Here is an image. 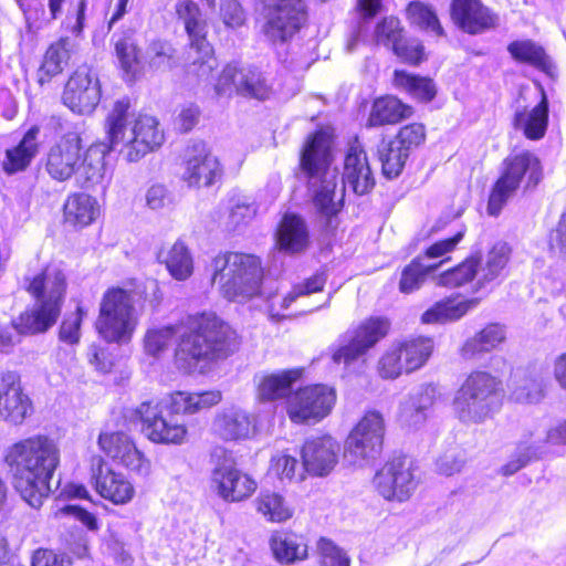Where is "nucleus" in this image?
<instances>
[{
	"mask_svg": "<svg viewBox=\"0 0 566 566\" xmlns=\"http://www.w3.org/2000/svg\"><path fill=\"white\" fill-rule=\"evenodd\" d=\"M331 149V136L319 130L308 137L300 158L301 177L306 180L315 207L325 216L339 211L346 186L361 196L375 185L366 153L356 142L346 154L342 186L338 189V170L332 166Z\"/></svg>",
	"mask_w": 566,
	"mask_h": 566,
	"instance_id": "f257e3e1",
	"label": "nucleus"
},
{
	"mask_svg": "<svg viewBox=\"0 0 566 566\" xmlns=\"http://www.w3.org/2000/svg\"><path fill=\"white\" fill-rule=\"evenodd\" d=\"M4 463L14 490L31 507L39 509L52 492L51 480L60 464V448L46 436L30 437L7 449Z\"/></svg>",
	"mask_w": 566,
	"mask_h": 566,
	"instance_id": "f03ea898",
	"label": "nucleus"
},
{
	"mask_svg": "<svg viewBox=\"0 0 566 566\" xmlns=\"http://www.w3.org/2000/svg\"><path fill=\"white\" fill-rule=\"evenodd\" d=\"M238 348L235 331L214 313L190 315L180 326L176 363L191 373L227 359Z\"/></svg>",
	"mask_w": 566,
	"mask_h": 566,
	"instance_id": "7ed1b4c3",
	"label": "nucleus"
},
{
	"mask_svg": "<svg viewBox=\"0 0 566 566\" xmlns=\"http://www.w3.org/2000/svg\"><path fill=\"white\" fill-rule=\"evenodd\" d=\"M221 399L219 390L176 391L161 400L144 401L136 409L127 410L125 417L140 421L143 432L153 442L179 444L185 440L187 429L175 417L210 409Z\"/></svg>",
	"mask_w": 566,
	"mask_h": 566,
	"instance_id": "20e7f679",
	"label": "nucleus"
},
{
	"mask_svg": "<svg viewBox=\"0 0 566 566\" xmlns=\"http://www.w3.org/2000/svg\"><path fill=\"white\" fill-rule=\"evenodd\" d=\"M24 287L35 303L13 321V327L19 334L44 333L61 314L67 290L65 271L60 265L50 264L39 273L25 276Z\"/></svg>",
	"mask_w": 566,
	"mask_h": 566,
	"instance_id": "39448f33",
	"label": "nucleus"
},
{
	"mask_svg": "<svg viewBox=\"0 0 566 566\" xmlns=\"http://www.w3.org/2000/svg\"><path fill=\"white\" fill-rule=\"evenodd\" d=\"M129 108L128 98L116 101L105 126L112 147L120 145L126 160L135 163L163 144L164 133L153 116L139 115L134 122L129 120Z\"/></svg>",
	"mask_w": 566,
	"mask_h": 566,
	"instance_id": "423d86ee",
	"label": "nucleus"
},
{
	"mask_svg": "<svg viewBox=\"0 0 566 566\" xmlns=\"http://www.w3.org/2000/svg\"><path fill=\"white\" fill-rule=\"evenodd\" d=\"M208 270L222 295L232 302H245L260 293L263 279L261 261L253 254L240 252L219 253L212 258Z\"/></svg>",
	"mask_w": 566,
	"mask_h": 566,
	"instance_id": "0eeeda50",
	"label": "nucleus"
},
{
	"mask_svg": "<svg viewBox=\"0 0 566 566\" xmlns=\"http://www.w3.org/2000/svg\"><path fill=\"white\" fill-rule=\"evenodd\" d=\"M503 396L500 378L489 371L473 370L454 395V415L462 423H482L500 409Z\"/></svg>",
	"mask_w": 566,
	"mask_h": 566,
	"instance_id": "6e6552de",
	"label": "nucleus"
},
{
	"mask_svg": "<svg viewBox=\"0 0 566 566\" xmlns=\"http://www.w3.org/2000/svg\"><path fill=\"white\" fill-rule=\"evenodd\" d=\"M175 10L178 19L184 22L190 40L187 52L188 73L197 76L199 82L209 84L214 78L213 71L218 67V61L206 39L207 23L201 10L192 0H178Z\"/></svg>",
	"mask_w": 566,
	"mask_h": 566,
	"instance_id": "1a4fd4ad",
	"label": "nucleus"
},
{
	"mask_svg": "<svg viewBox=\"0 0 566 566\" xmlns=\"http://www.w3.org/2000/svg\"><path fill=\"white\" fill-rule=\"evenodd\" d=\"M542 178L543 168L534 154L522 151L506 157L489 198V214L497 216L523 182L526 189L535 188Z\"/></svg>",
	"mask_w": 566,
	"mask_h": 566,
	"instance_id": "9d476101",
	"label": "nucleus"
},
{
	"mask_svg": "<svg viewBox=\"0 0 566 566\" xmlns=\"http://www.w3.org/2000/svg\"><path fill=\"white\" fill-rule=\"evenodd\" d=\"M137 324L138 313L130 293L119 287L107 290L96 322L102 337L107 342L126 343L130 340Z\"/></svg>",
	"mask_w": 566,
	"mask_h": 566,
	"instance_id": "9b49d317",
	"label": "nucleus"
},
{
	"mask_svg": "<svg viewBox=\"0 0 566 566\" xmlns=\"http://www.w3.org/2000/svg\"><path fill=\"white\" fill-rule=\"evenodd\" d=\"M210 486L226 502H241L256 490V482L237 467L229 450L217 446L210 452Z\"/></svg>",
	"mask_w": 566,
	"mask_h": 566,
	"instance_id": "f8f14e48",
	"label": "nucleus"
},
{
	"mask_svg": "<svg viewBox=\"0 0 566 566\" xmlns=\"http://www.w3.org/2000/svg\"><path fill=\"white\" fill-rule=\"evenodd\" d=\"M431 337H408L394 343L378 363L379 375L386 379H395L401 373H412L421 368L433 352Z\"/></svg>",
	"mask_w": 566,
	"mask_h": 566,
	"instance_id": "ddd939ff",
	"label": "nucleus"
},
{
	"mask_svg": "<svg viewBox=\"0 0 566 566\" xmlns=\"http://www.w3.org/2000/svg\"><path fill=\"white\" fill-rule=\"evenodd\" d=\"M217 96H230L233 92L243 97L265 101L273 94V82L256 66L227 65L213 84Z\"/></svg>",
	"mask_w": 566,
	"mask_h": 566,
	"instance_id": "4468645a",
	"label": "nucleus"
},
{
	"mask_svg": "<svg viewBox=\"0 0 566 566\" xmlns=\"http://www.w3.org/2000/svg\"><path fill=\"white\" fill-rule=\"evenodd\" d=\"M373 484L385 500L407 501L418 484L412 461L406 455L394 457L376 472Z\"/></svg>",
	"mask_w": 566,
	"mask_h": 566,
	"instance_id": "2eb2a0df",
	"label": "nucleus"
},
{
	"mask_svg": "<svg viewBox=\"0 0 566 566\" xmlns=\"http://www.w3.org/2000/svg\"><path fill=\"white\" fill-rule=\"evenodd\" d=\"M385 421L378 411H368L349 433L345 454L354 463L376 459L381 450Z\"/></svg>",
	"mask_w": 566,
	"mask_h": 566,
	"instance_id": "dca6fc26",
	"label": "nucleus"
},
{
	"mask_svg": "<svg viewBox=\"0 0 566 566\" xmlns=\"http://www.w3.org/2000/svg\"><path fill=\"white\" fill-rule=\"evenodd\" d=\"M335 400L333 388L325 385L306 386L287 398V415L295 423L317 422L331 412Z\"/></svg>",
	"mask_w": 566,
	"mask_h": 566,
	"instance_id": "f3484780",
	"label": "nucleus"
},
{
	"mask_svg": "<svg viewBox=\"0 0 566 566\" xmlns=\"http://www.w3.org/2000/svg\"><path fill=\"white\" fill-rule=\"evenodd\" d=\"M389 325L384 317H370L357 328L347 331L339 338V347L334 352L333 360L345 365L357 360L387 335Z\"/></svg>",
	"mask_w": 566,
	"mask_h": 566,
	"instance_id": "a211bd4d",
	"label": "nucleus"
},
{
	"mask_svg": "<svg viewBox=\"0 0 566 566\" xmlns=\"http://www.w3.org/2000/svg\"><path fill=\"white\" fill-rule=\"evenodd\" d=\"M266 38L273 43L291 39L305 23L307 13L303 0H265Z\"/></svg>",
	"mask_w": 566,
	"mask_h": 566,
	"instance_id": "6ab92c4d",
	"label": "nucleus"
},
{
	"mask_svg": "<svg viewBox=\"0 0 566 566\" xmlns=\"http://www.w3.org/2000/svg\"><path fill=\"white\" fill-rule=\"evenodd\" d=\"M62 99L63 104L75 114H92L101 101V84L97 75L86 66L78 67L69 78Z\"/></svg>",
	"mask_w": 566,
	"mask_h": 566,
	"instance_id": "aec40b11",
	"label": "nucleus"
},
{
	"mask_svg": "<svg viewBox=\"0 0 566 566\" xmlns=\"http://www.w3.org/2000/svg\"><path fill=\"white\" fill-rule=\"evenodd\" d=\"M98 447L109 459L127 470L142 476L150 473V461L125 432H101Z\"/></svg>",
	"mask_w": 566,
	"mask_h": 566,
	"instance_id": "412c9836",
	"label": "nucleus"
},
{
	"mask_svg": "<svg viewBox=\"0 0 566 566\" xmlns=\"http://www.w3.org/2000/svg\"><path fill=\"white\" fill-rule=\"evenodd\" d=\"M91 480L98 494L116 505L130 502L135 495L130 481L123 473L115 472L102 457L92 458Z\"/></svg>",
	"mask_w": 566,
	"mask_h": 566,
	"instance_id": "4be33fe9",
	"label": "nucleus"
},
{
	"mask_svg": "<svg viewBox=\"0 0 566 566\" xmlns=\"http://www.w3.org/2000/svg\"><path fill=\"white\" fill-rule=\"evenodd\" d=\"M222 177V168L216 156L203 143L193 144L187 153L182 179L189 187H210Z\"/></svg>",
	"mask_w": 566,
	"mask_h": 566,
	"instance_id": "5701e85b",
	"label": "nucleus"
},
{
	"mask_svg": "<svg viewBox=\"0 0 566 566\" xmlns=\"http://www.w3.org/2000/svg\"><path fill=\"white\" fill-rule=\"evenodd\" d=\"M32 412V402L22 390L20 376L13 371L0 375V418L21 424Z\"/></svg>",
	"mask_w": 566,
	"mask_h": 566,
	"instance_id": "b1692460",
	"label": "nucleus"
},
{
	"mask_svg": "<svg viewBox=\"0 0 566 566\" xmlns=\"http://www.w3.org/2000/svg\"><path fill=\"white\" fill-rule=\"evenodd\" d=\"M81 137L75 133L64 135L48 153L45 169L57 181L75 177L81 160Z\"/></svg>",
	"mask_w": 566,
	"mask_h": 566,
	"instance_id": "393cba45",
	"label": "nucleus"
},
{
	"mask_svg": "<svg viewBox=\"0 0 566 566\" xmlns=\"http://www.w3.org/2000/svg\"><path fill=\"white\" fill-rule=\"evenodd\" d=\"M532 434L524 437L517 444L512 459L502 467L504 475H513L522 468L526 467L532 460L541 458L545 453V444H566V421L551 429L545 438L531 440Z\"/></svg>",
	"mask_w": 566,
	"mask_h": 566,
	"instance_id": "a878e982",
	"label": "nucleus"
},
{
	"mask_svg": "<svg viewBox=\"0 0 566 566\" xmlns=\"http://www.w3.org/2000/svg\"><path fill=\"white\" fill-rule=\"evenodd\" d=\"M339 444L329 436L313 437L302 448L304 469L314 475H327L338 462Z\"/></svg>",
	"mask_w": 566,
	"mask_h": 566,
	"instance_id": "bb28decb",
	"label": "nucleus"
},
{
	"mask_svg": "<svg viewBox=\"0 0 566 566\" xmlns=\"http://www.w3.org/2000/svg\"><path fill=\"white\" fill-rule=\"evenodd\" d=\"M451 15L454 23L470 34L483 33L499 22L497 15L479 0H452Z\"/></svg>",
	"mask_w": 566,
	"mask_h": 566,
	"instance_id": "cd10ccee",
	"label": "nucleus"
},
{
	"mask_svg": "<svg viewBox=\"0 0 566 566\" xmlns=\"http://www.w3.org/2000/svg\"><path fill=\"white\" fill-rule=\"evenodd\" d=\"M510 254L505 242H496L484 258H475L479 263L476 290L497 285L504 279Z\"/></svg>",
	"mask_w": 566,
	"mask_h": 566,
	"instance_id": "c85d7f7f",
	"label": "nucleus"
},
{
	"mask_svg": "<svg viewBox=\"0 0 566 566\" xmlns=\"http://www.w3.org/2000/svg\"><path fill=\"white\" fill-rule=\"evenodd\" d=\"M115 149L111 143L93 144L91 145L76 166L75 179L82 188H90L102 182L105 176V156Z\"/></svg>",
	"mask_w": 566,
	"mask_h": 566,
	"instance_id": "c756f323",
	"label": "nucleus"
},
{
	"mask_svg": "<svg viewBox=\"0 0 566 566\" xmlns=\"http://www.w3.org/2000/svg\"><path fill=\"white\" fill-rule=\"evenodd\" d=\"M438 389L431 384L421 385L408 395L400 405V420L408 427L417 428L427 420V412L433 406Z\"/></svg>",
	"mask_w": 566,
	"mask_h": 566,
	"instance_id": "7c9ffc66",
	"label": "nucleus"
},
{
	"mask_svg": "<svg viewBox=\"0 0 566 566\" xmlns=\"http://www.w3.org/2000/svg\"><path fill=\"white\" fill-rule=\"evenodd\" d=\"M276 244L284 253H303L310 245V233L305 221L296 214H285L276 232Z\"/></svg>",
	"mask_w": 566,
	"mask_h": 566,
	"instance_id": "2f4dec72",
	"label": "nucleus"
},
{
	"mask_svg": "<svg viewBox=\"0 0 566 566\" xmlns=\"http://www.w3.org/2000/svg\"><path fill=\"white\" fill-rule=\"evenodd\" d=\"M542 98L532 109L527 107L516 108L513 117V125L532 140H538L544 137L548 126V99L541 90Z\"/></svg>",
	"mask_w": 566,
	"mask_h": 566,
	"instance_id": "473e14b6",
	"label": "nucleus"
},
{
	"mask_svg": "<svg viewBox=\"0 0 566 566\" xmlns=\"http://www.w3.org/2000/svg\"><path fill=\"white\" fill-rule=\"evenodd\" d=\"M504 339V328L499 324H489L463 343L459 355L463 360H478L484 354L495 349Z\"/></svg>",
	"mask_w": 566,
	"mask_h": 566,
	"instance_id": "72a5a7b5",
	"label": "nucleus"
},
{
	"mask_svg": "<svg viewBox=\"0 0 566 566\" xmlns=\"http://www.w3.org/2000/svg\"><path fill=\"white\" fill-rule=\"evenodd\" d=\"M302 368H293L261 376L258 381L259 399L274 401L290 397L292 385L302 377Z\"/></svg>",
	"mask_w": 566,
	"mask_h": 566,
	"instance_id": "f704fd0d",
	"label": "nucleus"
},
{
	"mask_svg": "<svg viewBox=\"0 0 566 566\" xmlns=\"http://www.w3.org/2000/svg\"><path fill=\"white\" fill-rule=\"evenodd\" d=\"M251 416L239 408H230L218 415L213 422L216 433L223 440L245 439L252 430Z\"/></svg>",
	"mask_w": 566,
	"mask_h": 566,
	"instance_id": "c9c22d12",
	"label": "nucleus"
},
{
	"mask_svg": "<svg viewBox=\"0 0 566 566\" xmlns=\"http://www.w3.org/2000/svg\"><path fill=\"white\" fill-rule=\"evenodd\" d=\"M157 259L178 281H185L192 274L193 260L189 249L181 240H177L168 248L160 249Z\"/></svg>",
	"mask_w": 566,
	"mask_h": 566,
	"instance_id": "e433bc0d",
	"label": "nucleus"
},
{
	"mask_svg": "<svg viewBox=\"0 0 566 566\" xmlns=\"http://www.w3.org/2000/svg\"><path fill=\"white\" fill-rule=\"evenodd\" d=\"M479 300L457 301L454 298H446L437 302L428 308L421 316L424 324H437L458 321L469 311L478 306Z\"/></svg>",
	"mask_w": 566,
	"mask_h": 566,
	"instance_id": "4c0bfd02",
	"label": "nucleus"
},
{
	"mask_svg": "<svg viewBox=\"0 0 566 566\" xmlns=\"http://www.w3.org/2000/svg\"><path fill=\"white\" fill-rule=\"evenodd\" d=\"M40 128L32 126L23 136L21 142L12 149L6 151L3 168L8 174H15L24 170L38 153V135Z\"/></svg>",
	"mask_w": 566,
	"mask_h": 566,
	"instance_id": "58836bf2",
	"label": "nucleus"
},
{
	"mask_svg": "<svg viewBox=\"0 0 566 566\" xmlns=\"http://www.w3.org/2000/svg\"><path fill=\"white\" fill-rule=\"evenodd\" d=\"M412 114V108L394 96L378 98L374 102L368 118L369 126L396 124Z\"/></svg>",
	"mask_w": 566,
	"mask_h": 566,
	"instance_id": "ea45409f",
	"label": "nucleus"
},
{
	"mask_svg": "<svg viewBox=\"0 0 566 566\" xmlns=\"http://www.w3.org/2000/svg\"><path fill=\"white\" fill-rule=\"evenodd\" d=\"M271 548L275 558L281 563L291 564L307 557V543L302 535L286 532L271 538Z\"/></svg>",
	"mask_w": 566,
	"mask_h": 566,
	"instance_id": "a19ab883",
	"label": "nucleus"
},
{
	"mask_svg": "<svg viewBox=\"0 0 566 566\" xmlns=\"http://www.w3.org/2000/svg\"><path fill=\"white\" fill-rule=\"evenodd\" d=\"M98 213L96 200L86 193L69 197L64 205L65 221L74 227L91 224Z\"/></svg>",
	"mask_w": 566,
	"mask_h": 566,
	"instance_id": "79ce46f5",
	"label": "nucleus"
},
{
	"mask_svg": "<svg viewBox=\"0 0 566 566\" xmlns=\"http://www.w3.org/2000/svg\"><path fill=\"white\" fill-rule=\"evenodd\" d=\"M394 85L421 102H430L437 94L436 85L431 78L413 75L406 71H395Z\"/></svg>",
	"mask_w": 566,
	"mask_h": 566,
	"instance_id": "37998d69",
	"label": "nucleus"
},
{
	"mask_svg": "<svg viewBox=\"0 0 566 566\" xmlns=\"http://www.w3.org/2000/svg\"><path fill=\"white\" fill-rule=\"evenodd\" d=\"M377 154L381 163L382 174L389 179L396 178L401 174L409 157L403 147L394 140L387 142L385 139L379 143Z\"/></svg>",
	"mask_w": 566,
	"mask_h": 566,
	"instance_id": "c03bdc74",
	"label": "nucleus"
},
{
	"mask_svg": "<svg viewBox=\"0 0 566 566\" xmlns=\"http://www.w3.org/2000/svg\"><path fill=\"white\" fill-rule=\"evenodd\" d=\"M507 51L515 61L539 70H546L551 64L543 46L530 39L511 42Z\"/></svg>",
	"mask_w": 566,
	"mask_h": 566,
	"instance_id": "a18cd8bd",
	"label": "nucleus"
},
{
	"mask_svg": "<svg viewBox=\"0 0 566 566\" xmlns=\"http://www.w3.org/2000/svg\"><path fill=\"white\" fill-rule=\"evenodd\" d=\"M256 510L270 522H285L293 515L285 499L275 492L262 491L255 500Z\"/></svg>",
	"mask_w": 566,
	"mask_h": 566,
	"instance_id": "49530a36",
	"label": "nucleus"
},
{
	"mask_svg": "<svg viewBox=\"0 0 566 566\" xmlns=\"http://www.w3.org/2000/svg\"><path fill=\"white\" fill-rule=\"evenodd\" d=\"M437 268L438 264L426 263L421 256H417L402 270L399 282L400 291L411 293L418 290L424 282L426 276Z\"/></svg>",
	"mask_w": 566,
	"mask_h": 566,
	"instance_id": "de8ad7c7",
	"label": "nucleus"
},
{
	"mask_svg": "<svg viewBox=\"0 0 566 566\" xmlns=\"http://www.w3.org/2000/svg\"><path fill=\"white\" fill-rule=\"evenodd\" d=\"M478 265L475 256L469 258L458 266L443 272L438 279V284L447 287H459L473 279L478 280Z\"/></svg>",
	"mask_w": 566,
	"mask_h": 566,
	"instance_id": "09e8293b",
	"label": "nucleus"
},
{
	"mask_svg": "<svg viewBox=\"0 0 566 566\" xmlns=\"http://www.w3.org/2000/svg\"><path fill=\"white\" fill-rule=\"evenodd\" d=\"M258 207L243 197H233L230 199L229 212L227 218V228L237 230L241 226L248 224L256 214Z\"/></svg>",
	"mask_w": 566,
	"mask_h": 566,
	"instance_id": "8fccbe9b",
	"label": "nucleus"
},
{
	"mask_svg": "<svg viewBox=\"0 0 566 566\" xmlns=\"http://www.w3.org/2000/svg\"><path fill=\"white\" fill-rule=\"evenodd\" d=\"M67 44V40L62 39L48 49L41 65V71L48 75L49 78L60 74L67 63L70 59Z\"/></svg>",
	"mask_w": 566,
	"mask_h": 566,
	"instance_id": "3c124183",
	"label": "nucleus"
},
{
	"mask_svg": "<svg viewBox=\"0 0 566 566\" xmlns=\"http://www.w3.org/2000/svg\"><path fill=\"white\" fill-rule=\"evenodd\" d=\"M115 51L122 70L129 76H135L139 66L136 44L130 36H120L115 41Z\"/></svg>",
	"mask_w": 566,
	"mask_h": 566,
	"instance_id": "603ef678",
	"label": "nucleus"
},
{
	"mask_svg": "<svg viewBox=\"0 0 566 566\" xmlns=\"http://www.w3.org/2000/svg\"><path fill=\"white\" fill-rule=\"evenodd\" d=\"M175 49L166 41H154L147 49V57L150 67L166 71L172 69L176 63Z\"/></svg>",
	"mask_w": 566,
	"mask_h": 566,
	"instance_id": "864d4df0",
	"label": "nucleus"
},
{
	"mask_svg": "<svg viewBox=\"0 0 566 566\" xmlns=\"http://www.w3.org/2000/svg\"><path fill=\"white\" fill-rule=\"evenodd\" d=\"M407 12L411 22L417 24L419 28L430 31L436 35H441L443 33L437 14L431 10V8L416 1L408 6Z\"/></svg>",
	"mask_w": 566,
	"mask_h": 566,
	"instance_id": "5fc2aeb1",
	"label": "nucleus"
},
{
	"mask_svg": "<svg viewBox=\"0 0 566 566\" xmlns=\"http://www.w3.org/2000/svg\"><path fill=\"white\" fill-rule=\"evenodd\" d=\"M403 30L397 18L388 17L382 19L375 29V39L377 44H381L394 51L401 42Z\"/></svg>",
	"mask_w": 566,
	"mask_h": 566,
	"instance_id": "6e6d98bb",
	"label": "nucleus"
},
{
	"mask_svg": "<svg viewBox=\"0 0 566 566\" xmlns=\"http://www.w3.org/2000/svg\"><path fill=\"white\" fill-rule=\"evenodd\" d=\"M177 333L176 327L172 325L148 329L144 338L145 352L148 355L158 356L166 350Z\"/></svg>",
	"mask_w": 566,
	"mask_h": 566,
	"instance_id": "4d7b16f0",
	"label": "nucleus"
},
{
	"mask_svg": "<svg viewBox=\"0 0 566 566\" xmlns=\"http://www.w3.org/2000/svg\"><path fill=\"white\" fill-rule=\"evenodd\" d=\"M513 396L520 402H538L543 398V380L537 376L525 377L513 390Z\"/></svg>",
	"mask_w": 566,
	"mask_h": 566,
	"instance_id": "13d9d810",
	"label": "nucleus"
},
{
	"mask_svg": "<svg viewBox=\"0 0 566 566\" xmlns=\"http://www.w3.org/2000/svg\"><path fill=\"white\" fill-rule=\"evenodd\" d=\"M85 314L83 307L78 305L74 313L64 317L59 331L60 340L70 345L78 343L81 335L80 328Z\"/></svg>",
	"mask_w": 566,
	"mask_h": 566,
	"instance_id": "bf43d9fd",
	"label": "nucleus"
},
{
	"mask_svg": "<svg viewBox=\"0 0 566 566\" xmlns=\"http://www.w3.org/2000/svg\"><path fill=\"white\" fill-rule=\"evenodd\" d=\"M326 277L323 273H316L308 277L304 283L297 284L283 297L282 307H290L300 296L310 295L323 290Z\"/></svg>",
	"mask_w": 566,
	"mask_h": 566,
	"instance_id": "052dcab7",
	"label": "nucleus"
},
{
	"mask_svg": "<svg viewBox=\"0 0 566 566\" xmlns=\"http://www.w3.org/2000/svg\"><path fill=\"white\" fill-rule=\"evenodd\" d=\"M424 126L419 123H413L401 127L396 138L392 140L399 146L403 147L405 150H407L409 154L410 149L418 147L421 143L424 142Z\"/></svg>",
	"mask_w": 566,
	"mask_h": 566,
	"instance_id": "680f3d73",
	"label": "nucleus"
},
{
	"mask_svg": "<svg viewBox=\"0 0 566 566\" xmlns=\"http://www.w3.org/2000/svg\"><path fill=\"white\" fill-rule=\"evenodd\" d=\"M318 551L322 557V566H349L348 556L332 541L321 538Z\"/></svg>",
	"mask_w": 566,
	"mask_h": 566,
	"instance_id": "e2e57ef3",
	"label": "nucleus"
},
{
	"mask_svg": "<svg viewBox=\"0 0 566 566\" xmlns=\"http://www.w3.org/2000/svg\"><path fill=\"white\" fill-rule=\"evenodd\" d=\"M402 62L417 65L423 60V46L415 39L401 38V42L392 51Z\"/></svg>",
	"mask_w": 566,
	"mask_h": 566,
	"instance_id": "0e129e2a",
	"label": "nucleus"
},
{
	"mask_svg": "<svg viewBox=\"0 0 566 566\" xmlns=\"http://www.w3.org/2000/svg\"><path fill=\"white\" fill-rule=\"evenodd\" d=\"M146 205L151 210H161L168 208L174 202V195L165 185H151L145 195Z\"/></svg>",
	"mask_w": 566,
	"mask_h": 566,
	"instance_id": "69168bd1",
	"label": "nucleus"
},
{
	"mask_svg": "<svg viewBox=\"0 0 566 566\" xmlns=\"http://www.w3.org/2000/svg\"><path fill=\"white\" fill-rule=\"evenodd\" d=\"M464 462L465 458L463 451L458 447H454L439 457L437 460V468L440 473L444 475H452L460 472Z\"/></svg>",
	"mask_w": 566,
	"mask_h": 566,
	"instance_id": "338daca9",
	"label": "nucleus"
},
{
	"mask_svg": "<svg viewBox=\"0 0 566 566\" xmlns=\"http://www.w3.org/2000/svg\"><path fill=\"white\" fill-rule=\"evenodd\" d=\"M72 560L69 556L57 555L50 549H38L32 556V566H71Z\"/></svg>",
	"mask_w": 566,
	"mask_h": 566,
	"instance_id": "774afa93",
	"label": "nucleus"
}]
</instances>
